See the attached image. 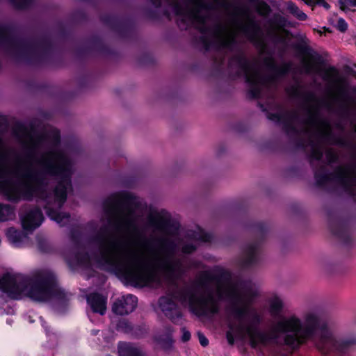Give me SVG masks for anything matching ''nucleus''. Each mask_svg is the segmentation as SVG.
Masks as SVG:
<instances>
[{"label":"nucleus","mask_w":356,"mask_h":356,"mask_svg":"<svg viewBox=\"0 0 356 356\" xmlns=\"http://www.w3.org/2000/svg\"><path fill=\"white\" fill-rule=\"evenodd\" d=\"M259 294V288L254 284L236 282L229 271L217 268L202 273L195 289H184L173 297L161 298L159 306L166 316L175 321L181 317L175 300L197 316L215 314L218 311L219 300L228 301L232 305L233 316L227 332L230 344L247 340L252 347L257 348L277 341V336L283 334L284 343L296 348L312 337L318 324L316 313L314 311L305 312L302 323L294 314L279 316L283 302L276 295L270 297L267 302L270 314L273 317L278 316V318L272 330H259L254 325L259 321V316L250 307Z\"/></svg>","instance_id":"f257e3e1"},{"label":"nucleus","mask_w":356,"mask_h":356,"mask_svg":"<svg viewBox=\"0 0 356 356\" xmlns=\"http://www.w3.org/2000/svg\"><path fill=\"white\" fill-rule=\"evenodd\" d=\"M131 204L132 199L127 193L111 196L105 206L108 222L124 236L117 237L108 227H102L97 236L99 257L93 260L84 254L77 257L75 263L67 260L68 264L72 266H95L104 268L136 286H159L161 277L168 282H174L185 271L184 260L177 258L163 242L154 248L148 239L142 237Z\"/></svg>","instance_id":"f03ea898"},{"label":"nucleus","mask_w":356,"mask_h":356,"mask_svg":"<svg viewBox=\"0 0 356 356\" xmlns=\"http://www.w3.org/2000/svg\"><path fill=\"white\" fill-rule=\"evenodd\" d=\"M60 134L51 128L45 136L28 134L23 152L12 155L0 141V191L8 200L47 199L49 181L58 182L52 192L56 209L60 208L71 189L72 162L65 151L57 147Z\"/></svg>","instance_id":"7ed1b4c3"},{"label":"nucleus","mask_w":356,"mask_h":356,"mask_svg":"<svg viewBox=\"0 0 356 356\" xmlns=\"http://www.w3.org/2000/svg\"><path fill=\"white\" fill-rule=\"evenodd\" d=\"M0 291L13 299L26 296L37 302L63 301L67 297L58 286L54 275L44 270L31 276L7 272L0 277Z\"/></svg>","instance_id":"20e7f679"},{"label":"nucleus","mask_w":356,"mask_h":356,"mask_svg":"<svg viewBox=\"0 0 356 356\" xmlns=\"http://www.w3.org/2000/svg\"><path fill=\"white\" fill-rule=\"evenodd\" d=\"M20 220L24 232L10 227L6 232L8 241L15 248H21L29 243L28 235L42 225L44 216L39 209H33L22 214Z\"/></svg>","instance_id":"39448f33"},{"label":"nucleus","mask_w":356,"mask_h":356,"mask_svg":"<svg viewBox=\"0 0 356 356\" xmlns=\"http://www.w3.org/2000/svg\"><path fill=\"white\" fill-rule=\"evenodd\" d=\"M259 28L252 19L244 22H236L220 38V47L224 49H232L238 41L240 35L244 36L250 41H254L259 35Z\"/></svg>","instance_id":"423d86ee"},{"label":"nucleus","mask_w":356,"mask_h":356,"mask_svg":"<svg viewBox=\"0 0 356 356\" xmlns=\"http://www.w3.org/2000/svg\"><path fill=\"white\" fill-rule=\"evenodd\" d=\"M239 64L246 81L250 84L251 96L254 98L260 97L261 90L268 86L273 81V78L264 77L257 63H250L245 59H241Z\"/></svg>","instance_id":"0eeeda50"},{"label":"nucleus","mask_w":356,"mask_h":356,"mask_svg":"<svg viewBox=\"0 0 356 356\" xmlns=\"http://www.w3.org/2000/svg\"><path fill=\"white\" fill-rule=\"evenodd\" d=\"M175 11L180 20L187 25L203 26L208 8L204 0H187L183 8L176 6Z\"/></svg>","instance_id":"6e6552de"},{"label":"nucleus","mask_w":356,"mask_h":356,"mask_svg":"<svg viewBox=\"0 0 356 356\" xmlns=\"http://www.w3.org/2000/svg\"><path fill=\"white\" fill-rule=\"evenodd\" d=\"M351 343L352 341L345 340L337 341L329 331L324 330L321 333L319 341L316 343V346L323 353H327L332 349L342 350L344 346Z\"/></svg>","instance_id":"1a4fd4ad"},{"label":"nucleus","mask_w":356,"mask_h":356,"mask_svg":"<svg viewBox=\"0 0 356 356\" xmlns=\"http://www.w3.org/2000/svg\"><path fill=\"white\" fill-rule=\"evenodd\" d=\"M137 298L131 294L123 296L113 305V312L118 315H126L132 312L137 305Z\"/></svg>","instance_id":"9d476101"},{"label":"nucleus","mask_w":356,"mask_h":356,"mask_svg":"<svg viewBox=\"0 0 356 356\" xmlns=\"http://www.w3.org/2000/svg\"><path fill=\"white\" fill-rule=\"evenodd\" d=\"M309 127L314 132L312 137L319 145L327 141L330 135V129L327 124L320 122L316 115H312Z\"/></svg>","instance_id":"9b49d317"},{"label":"nucleus","mask_w":356,"mask_h":356,"mask_svg":"<svg viewBox=\"0 0 356 356\" xmlns=\"http://www.w3.org/2000/svg\"><path fill=\"white\" fill-rule=\"evenodd\" d=\"M211 235L204 232L200 227L195 231L188 234V241L181 246V250L185 253H190L196 249L198 242H207L211 240Z\"/></svg>","instance_id":"f8f14e48"},{"label":"nucleus","mask_w":356,"mask_h":356,"mask_svg":"<svg viewBox=\"0 0 356 356\" xmlns=\"http://www.w3.org/2000/svg\"><path fill=\"white\" fill-rule=\"evenodd\" d=\"M335 179L345 187L356 185V170L352 166L341 167L335 172Z\"/></svg>","instance_id":"ddd939ff"},{"label":"nucleus","mask_w":356,"mask_h":356,"mask_svg":"<svg viewBox=\"0 0 356 356\" xmlns=\"http://www.w3.org/2000/svg\"><path fill=\"white\" fill-rule=\"evenodd\" d=\"M87 301L93 312L101 315L105 314L106 309V297L98 293H92L88 296Z\"/></svg>","instance_id":"4468645a"},{"label":"nucleus","mask_w":356,"mask_h":356,"mask_svg":"<svg viewBox=\"0 0 356 356\" xmlns=\"http://www.w3.org/2000/svg\"><path fill=\"white\" fill-rule=\"evenodd\" d=\"M118 353L120 356H143L139 348L125 342H120L118 344Z\"/></svg>","instance_id":"2eb2a0df"},{"label":"nucleus","mask_w":356,"mask_h":356,"mask_svg":"<svg viewBox=\"0 0 356 356\" xmlns=\"http://www.w3.org/2000/svg\"><path fill=\"white\" fill-rule=\"evenodd\" d=\"M46 210L51 219L60 226H64L70 222V216L67 213L58 212L54 208H51L50 205L46 207Z\"/></svg>","instance_id":"dca6fc26"},{"label":"nucleus","mask_w":356,"mask_h":356,"mask_svg":"<svg viewBox=\"0 0 356 356\" xmlns=\"http://www.w3.org/2000/svg\"><path fill=\"white\" fill-rule=\"evenodd\" d=\"M301 65L303 72L306 74L317 73L319 71V66L315 58L312 56L303 57Z\"/></svg>","instance_id":"f3484780"},{"label":"nucleus","mask_w":356,"mask_h":356,"mask_svg":"<svg viewBox=\"0 0 356 356\" xmlns=\"http://www.w3.org/2000/svg\"><path fill=\"white\" fill-rule=\"evenodd\" d=\"M171 330H168L165 334H158L155 337L156 343L161 348L168 349L172 346V340L171 337Z\"/></svg>","instance_id":"a211bd4d"},{"label":"nucleus","mask_w":356,"mask_h":356,"mask_svg":"<svg viewBox=\"0 0 356 356\" xmlns=\"http://www.w3.org/2000/svg\"><path fill=\"white\" fill-rule=\"evenodd\" d=\"M149 225L156 230L163 229L165 225L163 218L159 213H152L148 217Z\"/></svg>","instance_id":"6ab92c4d"},{"label":"nucleus","mask_w":356,"mask_h":356,"mask_svg":"<svg viewBox=\"0 0 356 356\" xmlns=\"http://www.w3.org/2000/svg\"><path fill=\"white\" fill-rule=\"evenodd\" d=\"M15 217L14 208L8 204H0V221H6Z\"/></svg>","instance_id":"aec40b11"},{"label":"nucleus","mask_w":356,"mask_h":356,"mask_svg":"<svg viewBox=\"0 0 356 356\" xmlns=\"http://www.w3.org/2000/svg\"><path fill=\"white\" fill-rule=\"evenodd\" d=\"M286 9L299 20L304 21L307 18V15L292 1L286 3Z\"/></svg>","instance_id":"412c9836"},{"label":"nucleus","mask_w":356,"mask_h":356,"mask_svg":"<svg viewBox=\"0 0 356 356\" xmlns=\"http://www.w3.org/2000/svg\"><path fill=\"white\" fill-rule=\"evenodd\" d=\"M11 42L10 30L3 26L0 25V47L6 45Z\"/></svg>","instance_id":"4be33fe9"},{"label":"nucleus","mask_w":356,"mask_h":356,"mask_svg":"<svg viewBox=\"0 0 356 356\" xmlns=\"http://www.w3.org/2000/svg\"><path fill=\"white\" fill-rule=\"evenodd\" d=\"M331 24L336 27L340 31H345L347 29L348 24L346 21L337 16L332 17L330 19Z\"/></svg>","instance_id":"5701e85b"},{"label":"nucleus","mask_w":356,"mask_h":356,"mask_svg":"<svg viewBox=\"0 0 356 356\" xmlns=\"http://www.w3.org/2000/svg\"><path fill=\"white\" fill-rule=\"evenodd\" d=\"M340 8L344 11H353L356 7V0H339Z\"/></svg>","instance_id":"b1692460"},{"label":"nucleus","mask_w":356,"mask_h":356,"mask_svg":"<svg viewBox=\"0 0 356 356\" xmlns=\"http://www.w3.org/2000/svg\"><path fill=\"white\" fill-rule=\"evenodd\" d=\"M257 250L254 246H250L245 252V264H251L253 263L256 258Z\"/></svg>","instance_id":"393cba45"},{"label":"nucleus","mask_w":356,"mask_h":356,"mask_svg":"<svg viewBox=\"0 0 356 356\" xmlns=\"http://www.w3.org/2000/svg\"><path fill=\"white\" fill-rule=\"evenodd\" d=\"M306 4L310 6H313L314 5H318L320 6H323L325 9H329V4L325 1V0H302Z\"/></svg>","instance_id":"a878e982"},{"label":"nucleus","mask_w":356,"mask_h":356,"mask_svg":"<svg viewBox=\"0 0 356 356\" xmlns=\"http://www.w3.org/2000/svg\"><path fill=\"white\" fill-rule=\"evenodd\" d=\"M10 1L17 8H23L26 7L31 0H10Z\"/></svg>","instance_id":"bb28decb"},{"label":"nucleus","mask_w":356,"mask_h":356,"mask_svg":"<svg viewBox=\"0 0 356 356\" xmlns=\"http://www.w3.org/2000/svg\"><path fill=\"white\" fill-rule=\"evenodd\" d=\"M312 156L314 159L320 160L323 156V150L321 147L318 146L314 148Z\"/></svg>","instance_id":"cd10ccee"},{"label":"nucleus","mask_w":356,"mask_h":356,"mask_svg":"<svg viewBox=\"0 0 356 356\" xmlns=\"http://www.w3.org/2000/svg\"><path fill=\"white\" fill-rule=\"evenodd\" d=\"M38 248L43 252L47 251L46 246L47 245V241L44 238H40L39 236L37 237Z\"/></svg>","instance_id":"c85d7f7f"},{"label":"nucleus","mask_w":356,"mask_h":356,"mask_svg":"<svg viewBox=\"0 0 356 356\" xmlns=\"http://www.w3.org/2000/svg\"><path fill=\"white\" fill-rule=\"evenodd\" d=\"M271 69L273 72L279 74H284L286 72L287 68L286 67H277L274 63H271L270 64Z\"/></svg>","instance_id":"c756f323"},{"label":"nucleus","mask_w":356,"mask_h":356,"mask_svg":"<svg viewBox=\"0 0 356 356\" xmlns=\"http://www.w3.org/2000/svg\"><path fill=\"white\" fill-rule=\"evenodd\" d=\"M327 159L330 163L334 162L337 159V154L332 149L327 151Z\"/></svg>","instance_id":"7c9ffc66"},{"label":"nucleus","mask_w":356,"mask_h":356,"mask_svg":"<svg viewBox=\"0 0 356 356\" xmlns=\"http://www.w3.org/2000/svg\"><path fill=\"white\" fill-rule=\"evenodd\" d=\"M199 341L202 346H207L209 344V341L207 337L201 332L197 333Z\"/></svg>","instance_id":"2f4dec72"},{"label":"nucleus","mask_w":356,"mask_h":356,"mask_svg":"<svg viewBox=\"0 0 356 356\" xmlns=\"http://www.w3.org/2000/svg\"><path fill=\"white\" fill-rule=\"evenodd\" d=\"M182 341H187L191 339V333L186 329H182Z\"/></svg>","instance_id":"473e14b6"},{"label":"nucleus","mask_w":356,"mask_h":356,"mask_svg":"<svg viewBox=\"0 0 356 356\" xmlns=\"http://www.w3.org/2000/svg\"><path fill=\"white\" fill-rule=\"evenodd\" d=\"M316 178L317 179L318 182H319L321 184L327 181V179H328V177L327 175L325 177H323L322 179H319L317 173H316Z\"/></svg>","instance_id":"72a5a7b5"},{"label":"nucleus","mask_w":356,"mask_h":356,"mask_svg":"<svg viewBox=\"0 0 356 356\" xmlns=\"http://www.w3.org/2000/svg\"><path fill=\"white\" fill-rule=\"evenodd\" d=\"M39 320H40V322L41 323V325L44 327L45 330H46V332H47V334L48 335L49 333H48V331L47 330V327H46V324L47 323L44 321V318L42 317H39Z\"/></svg>","instance_id":"f704fd0d"},{"label":"nucleus","mask_w":356,"mask_h":356,"mask_svg":"<svg viewBox=\"0 0 356 356\" xmlns=\"http://www.w3.org/2000/svg\"><path fill=\"white\" fill-rule=\"evenodd\" d=\"M92 334L95 335L97 334V333H98V330H92Z\"/></svg>","instance_id":"c9c22d12"},{"label":"nucleus","mask_w":356,"mask_h":356,"mask_svg":"<svg viewBox=\"0 0 356 356\" xmlns=\"http://www.w3.org/2000/svg\"><path fill=\"white\" fill-rule=\"evenodd\" d=\"M7 323H9V324H10V323H11V322H10V320H7Z\"/></svg>","instance_id":"e433bc0d"}]
</instances>
